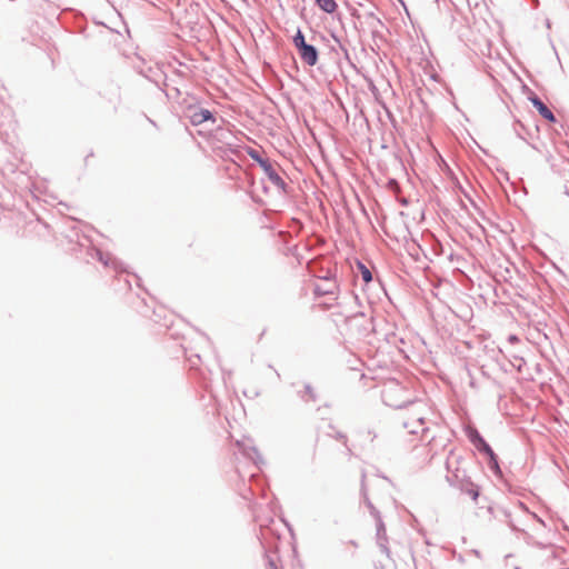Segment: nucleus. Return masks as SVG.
Listing matches in <instances>:
<instances>
[{"mask_svg": "<svg viewBox=\"0 0 569 569\" xmlns=\"http://www.w3.org/2000/svg\"><path fill=\"white\" fill-rule=\"evenodd\" d=\"M351 14H352L353 17H356V18H360V13L358 12V10H357V9H352Z\"/></svg>", "mask_w": 569, "mask_h": 569, "instance_id": "58836bf2", "label": "nucleus"}, {"mask_svg": "<svg viewBox=\"0 0 569 569\" xmlns=\"http://www.w3.org/2000/svg\"><path fill=\"white\" fill-rule=\"evenodd\" d=\"M356 266L363 283L369 284L373 280L370 269L360 259H356Z\"/></svg>", "mask_w": 569, "mask_h": 569, "instance_id": "9b49d317", "label": "nucleus"}, {"mask_svg": "<svg viewBox=\"0 0 569 569\" xmlns=\"http://www.w3.org/2000/svg\"><path fill=\"white\" fill-rule=\"evenodd\" d=\"M472 553L477 557H480V551L478 549H473L472 550Z\"/></svg>", "mask_w": 569, "mask_h": 569, "instance_id": "a19ab883", "label": "nucleus"}, {"mask_svg": "<svg viewBox=\"0 0 569 569\" xmlns=\"http://www.w3.org/2000/svg\"><path fill=\"white\" fill-rule=\"evenodd\" d=\"M349 543L351 546H353L355 548H358V546H359L358 542L356 540H353V539L349 540Z\"/></svg>", "mask_w": 569, "mask_h": 569, "instance_id": "ea45409f", "label": "nucleus"}, {"mask_svg": "<svg viewBox=\"0 0 569 569\" xmlns=\"http://www.w3.org/2000/svg\"><path fill=\"white\" fill-rule=\"evenodd\" d=\"M94 158V153L93 152H89L86 158H84V166L86 167H89L91 163H90V160Z\"/></svg>", "mask_w": 569, "mask_h": 569, "instance_id": "473e14b6", "label": "nucleus"}, {"mask_svg": "<svg viewBox=\"0 0 569 569\" xmlns=\"http://www.w3.org/2000/svg\"><path fill=\"white\" fill-rule=\"evenodd\" d=\"M446 467L448 470V475L446 476V480L449 483L450 487L459 488L462 482V472L465 470H461L459 468H456L455 470L450 469L449 460L446 462Z\"/></svg>", "mask_w": 569, "mask_h": 569, "instance_id": "6e6552de", "label": "nucleus"}, {"mask_svg": "<svg viewBox=\"0 0 569 569\" xmlns=\"http://www.w3.org/2000/svg\"><path fill=\"white\" fill-rule=\"evenodd\" d=\"M508 341L510 343H518V342H520V338L517 335L512 333V335L508 336Z\"/></svg>", "mask_w": 569, "mask_h": 569, "instance_id": "2f4dec72", "label": "nucleus"}, {"mask_svg": "<svg viewBox=\"0 0 569 569\" xmlns=\"http://www.w3.org/2000/svg\"><path fill=\"white\" fill-rule=\"evenodd\" d=\"M339 288L340 287L338 282H331L330 284L312 283V291L316 299L323 296H328L331 297L333 300H337Z\"/></svg>", "mask_w": 569, "mask_h": 569, "instance_id": "423d86ee", "label": "nucleus"}, {"mask_svg": "<svg viewBox=\"0 0 569 569\" xmlns=\"http://www.w3.org/2000/svg\"><path fill=\"white\" fill-rule=\"evenodd\" d=\"M339 303L336 302V303H329V302H321L319 305V307L322 309V310H330L331 308H333L335 306H338Z\"/></svg>", "mask_w": 569, "mask_h": 569, "instance_id": "c85d7f7f", "label": "nucleus"}, {"mask_svg": "<svg viewBox=\"0 0 569 569\" xmlns=\"http://www.w3.org/2000/svg\"><path fill=\"white\" fill-rule=\"evenodd\" d=\"M287 532L290 535V538H291L290 545H291L293 557L297 558L298 550H297V542H296V532H295L293 527L290 525V522L288 520H287Z\"/></svg>", "mask_w": 569, "mask_h": 569, "instance_id": "dca6fc26", "label": "nucleus"}, {"mask_svg": "<svg viewBox=\"0 0 569 569\" xmlns=\"http://www.w3.org/2000/svg\"><path fill=\"white\" fill-rule=\"evenodd\" d=\"M297 393H298L299 398L305 402H309V401L316 402L318 399V396L310 383H305L303 390H298Z\"/></svg>", "mask_w": 569, "mask_h": 569, "instance_id": "9d476101", "label": "nucleus"}, {"mask_svg": "<svg viewBox=\"0 0 569 569\" xmlns=\"http://www.w3.org/2000/svg\"><path fill=\"white\" fill-rule=\"evenodd\" d=\"M296 50L303 64L315 67L319 62V50L315 44L307 42Z\"/></svg>", "mask_w": 569, "mask_h": 569, "instance_id": "7ed1b4c3", "label": "nucleus"}, {"mask_svg": "<svg viewBox=\"0 0 569 569\" xmlns=\"http://www.w3.org/2000/svg\"><path fill=\"white\" fill-rule=\"evenodd\" d=\"M369 89L375 93L378 91L375 82L372 80L369 81Z\"/></svg>", "mask_w": 569, "mask_h": 569, "instance_id": "72a5a7b5", "label": "nucleus"}, {"mask_svg": "<svg viewBox=\"0 0 569 569\" xmlns=\"http://www.w3.org/2000/svg\"><path fill=\"white\" fill-rule=\"evenodd\" d=\"M333 18H337L341 22V14L340 13H337L336 16H333Z\"/></svg>", "mask_w": 569, "mask_h": 569, "instance_id": "a18cd8bd", "label": "nucleus"}, {"mask_svg": "<svg viewBox=\"0 0 569 569\" xmlns=\"http://www.w3.org/2000/svg\"><path fill=\"white\" fill-rule=\"evenodd\" d=\"M333 437L336 440H339L343 443V446L347 448V451L349 455L352 453L351 449L348 447V438H347L346 433H343L342 431H337Z\"/></svg>", "mask_w": 569, "mask_h": 569, "instance_id": "aec40b11", "label": "nucleus"}, {"mask_svg": "<svg viewBox=\"0 0 569 569\" xmlns=\"http://www.w3.org/2000/svg\"><path fill=\"white\" fill-rule=\"evenodd\" d=\"M463 432L469 440V442L475 447V449L486 458L493 453L492 447L485 439V437L480 433L478 428L475 425H466L463 426Z\"/></svg>", "mask_w": 569, "mask_h": 569, "instance_id": "f257e3e1", "label": "nucleus"}, {"mask_svg": "<svg viewBox=\"0 0 569 569\" xmlns=\"http://www.w3.org/2000/svg\"><path fill=\"white\" fill-rule=\"evenodd\" d=\"M352 296H353V299H355L356 303H357L358 306H361V301H360L359 296H358L357 293H355V292L352 293Z\"/></svg>", "mask_w": 569, "mask_h": 569, "instance_id": "e433bc0d", "label": "nucleus"}, {"mask_svg": "<svg viewBox=\"0 0 569 569\" xmlns=\"http://www.w3.org/2000/svg\"><path fill=\"white\" fill-rule=\"evenodd\" d=\"M368 18L375 19L377 23H379L381 27L386 28V24L382 22V20L375 14V12L367 13Z\"/></svg>", "mask_w": 569, "mask_h": 569, "instance_id": "bb28decb", "label": "nucleus"}, {"mask_svg": "<svg viewBox=\"0 0 569 569\" xmlns=\"http://www.w3.org/2000/svg\"><path fill=\"white\" fill-rule=\"evenodd\" d=\"M331 38L335 40V42L338 44L339 49L345 52V56L349 57V51L347 47L341 42V39L336 34V32H331Z\"/></svg>", "mask_w": 569, "mask_h": 569, "instance_id": "412c9836", "label": "nucleus"}, {"mask_svg": "<svg viewBox=\"0 0 569 569\" xmlns=\"http://www.w3.org/2000/svg\"><path fill=\"white\" fill-rule=\"evenodd\" d=\"M449 259H450V260H452V259H453V253H450Z\"/></svg>", "mask_w": 569, "mask_h": 569, "instance_id": "603ef678", "label": "nucleus"}, {"mask_svg": "<svg viewBox=\"0 0 569 569\" xmlns=\"http://www.w3.org/2000/svg\"><path fill=\"white\" fill-rule=\"evenodd\" d=\"M511 363L518 371H521L522 367L526 365V360L522 357L516 356L515 361Z\"/></svg>", "mask_w": 569, "mask_h": 569, "instance_id": "5701e85b", "label": "nucleus"}, {"mask_svg": "<svg viewBox=\"0 0 569 569\" xmlns=\"http://www.w3.org/2000/svg\"><path fill=\"white\" fill-rule=\"evenodd\" d=\"M458 561H459V562H463V561H465V559H463V557H462L461 555H459V557H458Z\"/></svg>", "mask_w": 569, "mask_h": 569, "instance_id": "49530a36", "label": "nucleus"}, {"mask_svg": "<svg viewBox=\"0 0 569 569\" xmlns=\"http://www.w3.org/2000/svg\"><path fill=\"white\" fill-rule=\"evenodd\" d=\"M546 26H547L548 28L550 27V21H549V19H547V21H546Z\"/></svg>", "mask_w": 569, "mask_h": 569, "instance_id": "8fccbe9b", "label": "nucleus"}, {"mask_svg": "<svg viewBox=\"0 0 569 569\" xmlns=\"http://www.w3.org/2000/svg\"><path fill=\"white\" fill-rule=\"evenodd\" d=\"M373 38H381V33L378 30L372 29L371 31Z\"/></svg>", "mask_w": 569, "mask_h": 569, "instance_id": "f704fd0d", "label": "nucleus"}, {"mask_svg": "<svg viewBox=\"0 0 569 569\" xmlns=\"http://www.w3.org/2000/svg\"><path fill=\"white\" fill-rule=\"evenodd\" d=\"M366 475L362 473L361 478V488H360V495L362 498V501L365 506L368 508L370 516L375 519V521H378L379 518H382L381 512L376 508V506L372 503L368 496V490L365 483Z\"/></svg>", "mask_w": 569, "mask_h": 569, "instance_id": "0eeeda50", "label": "nucleus"}, {"mask_svg": "<svg viewBox=\"0 0 569 569\" xmlns=\"http://www.w3.org/2000/svg\"><path fill=\"white\" fill-rule=\"evenodd\" d=\"M327 47H328L330 52L338 53V50H337V48L335 46H331V44L328 43Z\"/></svg>", "mask_w": 569, "mask_h": 569, "instance_id": "4c0bfd02", "label": "nucleus"}, {"mask_svg": "<svg viewBox=\"0 0 569 569\" xmlns=\"http://www.w3.org/2000/svg\"><path fill=\"white\" fill-rule=\"evenodd\" d=\"M458 489L462 493L468 495L475 502H477L481 492V487L471 480V478L467 475V471L462 472V482Z\"/></svg>", "mask_w": 569, "mask_h": 569, "instance_id": "39448f33", "label": "nucleus"}, {"mask_svg": "<svg viewBox=\"0 0 569 569\" xmlns=\"http://www.w3.org/2000/svg\"><path fill=\"white\" fill-rule=\"evenodd\" d=\"M537 519H538V521H539V522L545 523V522H543V520H542L541 518H538V517H537Z\"/></svg>", "mask_w": 569, "mask_h": 569, "instance_id": "3c124183", "label": "nucleus"}, {"mask_svg": "<svg viewBox=\"0 0 569 569\" xmlns=\"http://www.w3.org/2000/svg\"><path fill=\"white\" fill-rule=\"evenodd\" d=\"M432 250H433L435 254H437V256H440L443 253V246L438 239L435 240V243L432 244Z\"/></svg>", "mask_w": 569, "mask_h": 569, "instance_id": "b1692460", "label": "nucleus"}, {"mask_svg": "<svg viewBox=\"0 0 569 569\" xmlns=\"http://www.w3.org/2000/svg\"><path fill=\"white\" fill-rule=\"evenodd\" d=\"M286 101H287V107L293 108V102L288 94H287Z\"/></svg>", "mask_w": 569, "mask_h": 569, "instance_id": "c9c22d12", "label": "nucleus"}, {"mask_svg": "<svg viewBox=\"0 0 569 569\" xmlns=\"http://www.w3.org/2000/svg\"><path fill=\"white\" fill-rule=\"evenodd\" d=\"M521 91L526 96L527 100L531 102L532 107L547 122H557V118L553 114V112L546 106V103L539 98V96L533 90H531L526 83H522Z\"/></svg>", "mask_w": 569, "mask_h": 569, "instance_id": "f03ea898", "label": "nucleus"}, {"mask_svg": "<svg viewBox=\"0 0 569 569\" xmlns=\"http://www.w3.org/2000/svg\"><path fill=\"white\" fill-rule=\"evenodd\" d=\"M513 129H515L516 134L520 139L526 140L523 132H527V129L523 123H521L519 120H516Z\"/></svg>", "mask_w": 569, "mask_h": 569, "instance_id": "6ab92c4d", "label": "nucleus"}, {"mask_svg": "<svg viewBox=\"0 0 569 569\" xmlns=\"http://www.w3.org/2000/svg\"><path fill=\"white\" fill-rule=\"evenodd\" d=\"M487 466L489 470L495 475V477L506 487L508 492H515L512 485L503 477L502 469L500 467V459L496 452L490 453L488 458H486Z\"/></svg>", "mask_w": 569, "mask_h": 569, "instance_id": "20e7f679", "label": "nucleus"}, {"mask_svg": "<svg viewBox=\"0 0 569 569\" xmlns=\"http://www.w3.org/2000/svg\"><path fill=\"white\" fill-rule=\"evenodd\" d=\"M286 228H287V238H288L289 234L291 233L290 229H292L293 233H298L300 231V229L302 228V223L300 220H298L296 218H291L290 220L287 219ZM291 249L292 248L289 246V242L287 241V254L289 253V251H291Z\"/></svg>", "mask_w": 569, "mask_h": 569, "instance_id": "ddd939ff", "label": "nucleus"}, {"mask_svg": "<svg viewBox=\"0 0 569 569\" xmlns=\"http://www.w3.org/2000/svg\"><path fill=\"white\" fill-rule=\"evenodd\" d=\"M375 331L373 318L365 319L358 327V335L360 337H368Z\"/></svg>", "mask_w": 569, "mask_h": 569, "instance_id": "4468645a", "label": "nucleus"}, {"mask_svg": "<svg viewBox=\"0 0 569 569\" xmlns=\"http://www.w3.org/2000/svg\"><path fill=\"white\" fill-rule=\"evenodd\" d=\"M376 539L377 545L380 542H388L387 528L382 518L376 521Z\"/></svg>", "mask_w": 569, "mask_h": 569, "instance_id": "f8f14e48", "label": "nucleus"}, {"mask_svg": "<svg viewBox=\"0 0 569 569\" xmlns=\"http://www.w3.org/2000/svg\"><path fill=\"white\" fill-rule=\"evenodd\" d=\"M397 1L401 4V7H402V8H406V2H405V0H397Z\"/></svg>", "mask_w": 569, "mask_h": 569, "instance_id": "79ce46f5", "label": "nucleus"}, {"mask_svg": "<svg viewBox=\"0 0 569 569\" xmlns=\"http://www.w3.org/2000/svg\"><path fill=\"white\" fill-rule=\"evenodd\" d=\"M413 403L412 400H407V401H403L401 403H393V405H389L390 407H393L396 409H403L406 407H408L409 405Z\"/></svg>", "mask_w": 569, "mask_h": 569, "instance_id": "a878e982", "label": "nucleus"}, {"mask_svg": "<svg viewBox=\"0 0 569 569\" xmlns=\"http://www.w3.org/2000/svg\"><path fill=\"white\" fill-rule=\"evenodd\" d=\"M360 318L363 319V320L367 319L365 311H357V312L352 313L351 316H348L346 318V322H353V321H356V320H358Z\"/></svg>", "mask_w": 569, "mask_h": 569, "instance_id": "4be33fe9", "label": "nucleus"}, {"mask_svg": "<svg viewBox=\"0 0 569 569\" xmlns=\"http://www.w3.org/2000/svg\"><path fill=\"white\" fill-rule=\"evenodd\" d=\"M318 279L323 280L326 284H330L331 282L337 281V269H329L325 274L318 277Z\"/></svg>", "mask_w": 569, "mask_h": 569, "instance_id": "f3484780", "label": "nucleus"}, {"mask_svg": "<svg viewBox=\"0 0 569 569\" xmlns=\"http://www.w3.org/2000/svg\"><path fill=\"white\" fill-rule=\"evenodd\" d=\"M381 477H382L385 480H387V481L391 482V480H390L388 477H386V476H381Z\"/></svg>", "mask_w": 569, "mask_h": 569, "instance_id": "09e8293b", "label": "nucleus"}, {"mask_svg": "<svg viewBox=\"0 0 569 569\" xmlns=\"http://www.w3.org/2000/svg\"><path fill=\"white\" fill-rule=\"evenodd\" d=\"M292 43L295 48H298L307 43L306 36L300 28H298L297 32L292 36Z\"/></svg>", "mask_w": 569, "mask_h": 569, "instance_id": "a211bd4d", "label": "nucleus"}, {"mask_svg": "<svg viewBox=\"0 0 569 569\" xmlns=\"http://www.w3.org/2000/svg\"><path fill=\"white\" fill-rule=\"evenodd\" d=\"M315 4L327 14L333 16L337 13L338 3L336 0H313Z\"/></svg>", "mask_w": 569, "mask_h": 569, "instance_id": "1a4fd4ad", "label": "nucleus"}, {"mask_svg": "<svg viewBox=\"0 0 569 569\" xmlns=\"http://www.w3.org/2000/svg\"><path fill=\"white\" fill-rule=\"evenodd\" d=\"M406 14L410 18V13H409V10H408V7L406 6V8H403Z\"/></svg>", "mask_w": 569, "mask_h": 569, "instance_id": "c03bdc74", "label": "nucleus"}, {"mask_svg": "<svg viewBox=\"0 0 569 569\" xmlns=\"http://www.w3.org/2000/svg\"><path fill=\"white\" fill-rule=\"evenodd\" d=\"M406 14L410 18V13H409V10H408V7L406 6V8H403Z\"/></svg>", "mask_w": 569, "mask_h": 569, "instance_id": "37998d69", "label": "nucleus"}, {"mask_svg": "<svg viewBox=\"0 0 569 569\" xmlns=\"http://www.w3.org/2000/svg\"><path fill=\"white\" fill-rule=\"evenodd\" d=\"M317 37H319L320 41H322L323 43H329V39L323 33L313 34L312 40H316Z\"/></svg>", "mask_w": 569, "mask_h": 569, "instance_id": "c756f323", "label": "nucleus"}, {"mask_svg": "<svg viewBox=\"0 0 569 569\" xmlns=\"http://www.w3.org/2000/svg\"><path fill=\"white\" fill-rule=\"evenodd\" d=\"M417 96L419 98L420 103L423 106V109L427 110L428 104H427V102L425 101V99L422 97V90L421 89L417 90Z\"/></svg>", "mask_w": 569, "mask_h": 569, "instance_id": "cd10ccee", "label": "nucleus"}, {"mask_svg": "<svg viewBox=\"0 0 569 569\" xmlns=\"http://www.w3.org/2000/svg\"><path fill=\"white\" fill-rule=\"evenodd\" d=\"M210 112L208 110H203L200 113V119H198V122H202L203 120L209 119Z\"/></svg>", "mask_w": 569, "mask_h": 569, "instance_id": "7c9ffc66", "label": "nucleus"}, {"mask_svg": "<svg viewBox=\"0 0 569 569\" xmlns=\"http://www.w3.org/2000/svg\"><path fill=\"white\" fill-rule=\"evenodd\" d=\"M260 163H261L263 170L266 171V173L268 174L269 179L271 181H273L277 186H280L282 183V180H281L280 176L273 171L271 164H269L267 161H262V160H260Z\"/></svg>", "mask_w": 569, "mask_h": 569, "instance_id": "2eb2a0df", "label": "nucleus"}, {"mask_svg": "<svg viewBox=\"0 0 569 569\" xmlns=\"http://www.w3.org/2000/svg\"><path fill=\"white\" fill-rule=\"evenodd\" d=\"M513 569H521L519 566H516Z\"/></svg>", "mask_w": 569, "mask_h": 569, "instance_id": "864d4df0", "label": "nucleus"}, {"mask_svg": "<svg viewBox=\"0 0 569 569\" xmlns=\"http://www.w3.org/2000/svg\"><path fill=\"white\" fill-rule=\"evenodd\" d=\"M380 550L388 557L390 558L391 556V551H390V548L388 547V542H380L378 543Z\"/></svg>", "mask_w": 569, "mask_h": 569, "instance_id": "393cba45", "label": "nucleus"}, {"mask_svg": "<svg viewBox=\"0 0 569 569\" xmlns=\"http://www.w3.org/2000/svg\"><path fill=\"white\" fill-rule=\"evenodd\" d=\"M565 193H566L567 196H569V189H568V187H565Z\"/></svg>", "mask_w": 569, "mask_h": 569, "instance_id": "de8ad7c7", "label": "nucleus"}]
</instances>
